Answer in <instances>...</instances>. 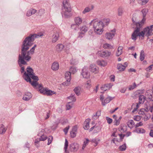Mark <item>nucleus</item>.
<instances>
[{
  "label": "nucleus",
  "mask_w": 153,
  "mask_h": 153,
  "mask_svg": "<svg viewBox=\"0 0 153 153\" xmlns=\"http://www.w3.org/2000/svg\"><path fill=\"white\" fill-rule=\"evenodd\" d=\"M43 35V34L39 33L38 34L31 35L26 37L23 42L21 54H19V56L23 57L25 60L27 61H29L31 59V55H32L34 52L35 48L36 46V45H34L30 51H27L33 44V42L34 41L35 38H38Z\"/></svg>",
  "instance_id": "1"
},
{
  "label": "nucleus",
  "mask_w": 153,
  "mask_h": 153,
  "mask_svg": "<svg viewBox=\"0 0 153 153\" xmlns=\"http://www.w3.org/2000/svg\"><path fill=\"white\" fill-rule=\"evenodd\" d=\"M146 100V97L143 95H140L139 98V104H143Z\"/></svg>",
  "instance_id": "23"
},
{
  "label": "nucleus",
  "mask_w": 153,
  "mask_h": 153,
  "mask_svg": "<svg viewBox=\"0 0 153 153\" xmlns=\"http://www.w3.org/2000/svg\"><path fill=\"white\" fill-rule=\"evenodd\" d=\"M103 47L105 49H107L113 48V47L112 45L107 43L104 44L103 45Z\"/></svg>",
  "instance_id": "32"
},
{
  "label": "nucleus",
  "mask_w": 153,
  "mask_h": 153,
  "mask_svg": "<svg viewBox=\"0 0 153 153\" xmlns=\"http://www.w3.org/2000/svg\"><path fill=\"white\" fill-rule=\"evenodd\" d=\"M120 121L117 118H115V121H114V124L116 125H119L120 123Z\"/></svg>",
  "instance_id": "58"
},
{
  "label": "nucleus",
  "mask_w": 153,
  "mask_h": 153,
  "mask_svg": "<svg viewBox=\"0 0 153 153\" xmlns=\"http://www.w3.org/2000/svg\"><path fill=\"white\" fill-rule=\"evenodd\" d=\"M90 71L94 74H97L99 72V68L94 64H91L89 66Z\"/></svg>",
  "instance_id": "11"
},
{
  "label": "nucleus",
  "mask_w": 153,
  "mask_h": 153,
  "mask_svg": "<svg viewBox=\"0 0 153 153\" xmlns=\"http://www.w3.org/2000/svg\"><path fill=\"white\" fill-rule=\"evenodd\" d=\"M70 128V126H68L66 127L64 129V131L65 133V134H66L68 132V130H69Z\"/></svg>",
  "instance_id": "62"
},
{
  "label": "nucleus",
  "mask_w": 153,
  "mask_h": 153,
  "mask_svg": "<svg viewBox=\"0 0 153 153\" xmlns=\"http://www.w3.org/2000/svg\"><path fill=\"white\" fill-rule=\"evenodd\" d=\"M119 130L121 133H123L126 131L127 130V127L126 125H124L121 126L119 128Z\"/></svg>",
  "instance_id": "30"
},
{
  "label": "nucleus",
  "mask_w": 153,
  "mask_h": 153,
  "mask_svg": "<svg viewBox=\"0 0 153 153\" xmlns=\"http://www.w3.org/2000/svg\"><path fill=\"white\" fill-rule=\"evenodd\" d=\"M141 118V117L140 116L137 115L134 117V120L136 121H139L140 120Z\"/></svg>",
  "instance_id": "56"
},
{
  "label": "nucleus",
  "mask_w": 153,
  "mask_h": 153,
  "mask_svg": "<svg viewBox=\"0 0 153 153\" xmlns=\"http://www.w3.org/2000/svg\"><path fill=\"white\" fill-rule=\"evenodd\" d=\"M100 141V140L97 138H94L92 139L91 140V142L92 143H94L95 144L94 145V146H97L98 143Z\"/></svg>",
  "instance_id": "38"
},
{
  "label": "nucleus",
  "mask_w": 153,
  "mask_h": 153,
  "mask_svg": "<svg viewBox=\"0 0 153 153\" xmlns=\"http://www.w3.org/2000/svg\"><path fill=\"white\" fill-rule=\"evenodd\" d=\"M153 93L152 90H147L145 94L146 98V97L149 99L150 100L153 101V97L152 98V95Z\"/></svg>",
  "instance_id": "13"
},
{
  "label": "nucleus",
  "mask_w": 153,
  "mask_h": 153,
  "mask_svg": "<svg viewBox=\"0 0 153 153\" xmlns=\"http://www.w3.org/2000/svg\"><path fill=\"white\" fill-rule=\"evenodd\" d=\"M134 131H135L138 133H144L146 131L145 130L142 128H137Z\"/></svg>",
  "instance_id": "40"
},
{
  "label": "nucleus",
  "mask_w": 153,
  "mask_h": 153,
  "mask_svg": "<svg viewBox=\"0 0 153 153\" xmlns=\"http://www.w3.org/2000/svg\"><path fill=\"white\" fill-rule=\"evenodd\" d=\"M64 47V46L62 44H58L56 47V50L58 52H60L62 51Z\"/></svg>",
  "instance_id": "21"
},
{
  "label": "nucleus",
  "mask_w": 153,
  "mask_h": 153,
  "mask_svg": "<svg viewBox=\"0 0 153 153\" xmlns=\"http://www.w3.org/2000/svg\"><path fill=\"white\" fill-rule=\"evenodd\" d=\"M90 120L89 119H86L84 122L83 127L85 130H88L89 128V123Z\"/></svg>",
  "instance_id": "18"
},
{
  "label": "nucleus",
  "mask_w": 153,
  "mask_h": 153,
  "mask_svg": "<svg viewBox=\"0 0 153 153\" xmlns=\"http://www.w3.org/2000/svg\"><path fill=\"white\" fill-rule=\"evenodd\" d=\"M77 25H76V24H72L71 26V28L72 29L76 30L77 29Z\"/></svg>",
  "instance_id": "63"
},
{
  "label": "nucleus",
  "mask_w": 153,
  "mask_h": 153,
  "mask_svg": "<svg viewBox=\"0 0 153 153\" xmlns=\"http://www.w3.org/2000/svg\"><path fill=\"white\" fill-rule=\"evenodd\" d=\"M143 30L146 36L148 37L153 34L152 30L150 29L149 27H147L144 28Z\"/></svg>",
  "instance_id": "12"
},
{
  "label": "nucleus",
  "mask_w": 153,
  "mask_h": 153,
  "mask_svg": "<svg viewBox=\"0 0 153 153\" xmlns=\"http://www.w3.org/2000/svg\"><path fill=\"white\" fill-rule=\"evenodd\" d=\"M59 68V65L57 62H54L51 66V69L54 71L57 70Z\"/></svg>",
  "instance_id": "19"
},
{
  "label": "nucleus",
  "mask_w": 153,
  "mask_h": 153,
  "mask_svg": "<svg viewBox=\"0 0 153 153\" xmlns=\"http://www.w3.org/2000/svg\"><path fill=\"white\" fill-rule=\"evenodd\" d=\"M71 73L70 72H66L65 74V78L67 80L70 81L71 80Z\"/></svg>",
  "instance_id": "29"
},
{
  "label": "nucleus",
  "mask_w": 153,
  "mask_h": 153,
  "mask_svg": "<svg viewBox=\"0 0 153 153\" xmlns=\"http://www.w3.org/2000/svg\"><path fill=\"white\" fill-rule=\"evenodd\" d=\"M106 119L107 120V122L108 123L110 124L111 123H112V120L109 117H106Z\"/></svg>",
  "instance_id": "64"
},
{
  "label": "nucleus",
  "mask_w": 153,
  "mask_h": 153,
  "mask_svg": "<svg viewBox=\"0 0 153 153\" xmlns=\"http://www.w3.org/2000/svg\"><path fill=\"white\" fill-rule=\"evenodd\" d=\"M123 47L122 46H119L118 48L117 51L116 53V55L119 56L121 55L123 52Z\"/></svg>",
  "instance_id": "31"
},
{
  "label": "nucleus",
  "mask_w": 153,
  "mask_h": 153,
  "mask_svg": "<svg viewBox=\"0 0 153 153\" xmlns=\"http://www.w3.org/2000/svg\"><path fill=\"white\" fill-rule=\"evenodd\" d=\"M81 90V89L80 87H76L74 89V91L77 96H79L80 95Z\"/></svg>",
  "instance_id": "25"
},
{
  "label": "nucleus",
  "mask_w": 153,
  "mask_h": 153,
  "mask_svg": "<svg viewBox=\"0 0 153 153\" xmlns=\"http://www.w3.org/2000/svg\"><path fill=\"white\" fill-rule=\"evenodd\" d=\"M74 21L75 24L77 25V26H79L82 24V19L80 17L78 16L74 18Z\"/></svg>",
  "instance_id": "16"
},
{
  "label": "nucleus",
  "mask_w": 153,
  "mask_h": 153,
  "mask_svg": "<svg viewBox=\"0 0 153 153\" xmlns=\"http://www.w3.org/2000/svg\"><path fill=\"white\" fill-rule=\"evenodd\" d=\"M117 68L120 71H123L125 69V66L121 64H119L117 65Z\"/></svg>",
  "instance_id": "35"
},
{
  "label": "nucleus",
  "mask_w": 153,
  "mask_h": 153,
  "mask_svg": "<svg viewBox=\"0 0 153 153\" xmlns=\"http://www.w3.org/2000/svg\"><path fill=\"white\" fill-rule=\"evenodd\" d=\"M73 103L72 102H69L67 103L66 105V110L70 109L73 106Z\"/></svg>",
  "instance_id": "37"
},
{
  "label": "nucleus",
  "mask_w": 153,
  "mask_h": 153,
  "mask_svg": "<svg viewBox=\"0 0 153 153\" xmlns=\"http://www.w3.org/2000/svg\"><path fill=\"white\" fill-rule=\"evenodd\" d=\"M123 13V8L122 6H120L117 9V14L118 16H122Z\"/></svg>",
  "instance_id": "28"
},
{
  "label": "nucleus",
  "mask_w": 153,
  "mask_h": 153,
  "mask_svg": "<svg viewBox=\"0 0 153 153\" xmlns=\"http://www.w3.org/2000/svg\"><path fill=\"white\" fill-rule=\"evenodd\" d=\"M38 89V91H40V93L43 94H45L46 92L45 91L47 89L46 88H43L41 85L39 84V87Z\"/></svg>",
  "instance_id": "22"
},
{
  "label": "nucleus",
  "mask_w": 153,
  "mask_h": 153,
  "mask_svg": "<svg viewBox=\"0 0 153 153\" xmlns=\"http://www.w3.org/2000/svg\"><path fill=\"white\" fill-rule=\"evenodd\" d=\"M85 86L87 88H89L91 86V81L90 80L88 81L85 84Z\"/></svg>",
  "instance_id": "53"
},
{
  "label": "nucleus",
  "mask_w": 153,
  "mask_h": 153,
  "mask_svg": "<svg viewBox=\"0 0 153 153\" xmlns=\"http://www.w3.org/2000/svg\"><path fill=\"white\" fill-rule=\"evenodd\" d=\"M97 53L99 56L103 58L109 57L111 54V52L107 50L99 51Z\"/></svg>",
  "instance_id": "8"
},
{
  "label": "nucleus",
  "mask_w": 153,
  "mask_h": 153,
  "mask_svg": "<svg viewBox=\"0 0 153 153\" xmlns=\"http://www.w3.org/2000/svg\"><path fill=\"white\" fill-rule=\"evenodd\" d=\"M126 143H124L123 145L120 146L119 148L120 150L122 151H125L126 149Z\"/></svg>",
  "instance_id": "50"
},
{
  "label": "nucleus",
  "mask_w": 153,
  "mask_h": 153,
  "mask_svg": "<svg viewBox=\"0 0 153 153\" xmlns=\"http://www.w3.org/2000/svg\"><path fill=\"white\" fill-rule=\"evenodd\" d=\"M29 82L31 84V85L34 87H36V86H37L38 87L39 85L38 84L37 81H31V82Z\"/></svg>",
  "instance_id": "47"
},
{
  "label": "nucleus",
  "mask_w": 153,
  "mask_h": 153,
  "mask_svg": "<svg viewBox=\"0 0 153 153\" xmlns=\"http://www.w3.org/2000/svg\"><path fill=\"white\" fill-rule=\"evenodd\" d=\"M70 72L72 74H74L77 71L76 68L75 67H71L70 70Z\"/></svg>",
  "instance_id": "48"
},
{
  "label": "nucleus",
  "mask_w": 153,
  "mask_h": 153,
  "mask_svg": "<svg viewBox=\"0 0 153 153\" xmlns=\"http://www.w3.org/2000/svg\"><path fill=\"white\" fill-rule=\"evenodd\" d=\"M148 11V9L146 8L143 9L142 10L141 12L143 14V17L145 16Z\"/></svg>",
  "instance_id": "49"
},
{
  "label": "nucleus",
  "mask_w": 153,
  "mask_h": 153,
  "mask_svg": "<svg viewBox=\"0 0 153 153\" xmlns=\"http://www.w3.org/2000/svg\"><path fill=\"white\" fill-rule=\"evenodd\" d=\"M93 28L94 32L97 34L100 35L103 32L104 25L101 21L95 20L93 24Z\"/></svg>",
  "instance_id": "4"
},
{
  "label": "nucleus",
  "mask_w": 153,
  "mask_h": 153,
  "mask_svg": "<svg viewBox=\"0 0 153 153\" xmlns=\"http://www.w3.org/2000/svg\"><path fill=\"white\" fill-rule=\"evenodd\" d=\"M113 84L111 83L103 85L101 88V90L105 91L110 89L113 86Z\"/></svg>",
  "instance_id": "15"
},
{
  "label": "nucleus",
  "mask_w": 153,
  "mask_h": 153,
  "mask_svg": "<svg viewBox=\"0 0 153 153\" xmlns=\"http://www.w3.org/2000/svg\"><path fill=\"white\" fill-rule=\"evenodd\" d=\"M110 22V19H104L102 20V22H103V25H104V26L105 25H108L109 24Z\"/></svg>",
  "instance_id": "42"
},
{
  "label": "nucleus",
  "mask_w": 153,
  "mask_h": 153,
  "mask_svg": "<svg viewBox=\"0 0 153 153\" xmlns=\"http://www.w3.org/2000/svg\"><path fill=\"white\" fill-rule=\"evenodd\" d=\"M141 25L139 23H136V27L131 36V39L135 41L137 37L139 36L140 38L143 39L145 35L143 30L140 32L141 27Z\"/></svg>",
  "instance_id": "2"
},
{
  "label": "nucleus",
  "mask_w": 153,
  "mask_h": 153,
  "mask_svg": "<svg viewBox=\"0 0 153 153\" xmlns=\"http://www.w3.org/2000/svg\"><path fill=\"white\" fill-rule=\"evenodd\" d=\"M127 124L128 127L131 129L133 127L134 123L133 120H130L128 122Z\"/></svg>",
  "instance_id": "34"
},
{
  "label": "nucleus",
  "mask_w": 153,
  "mask_h": 153,
  "mask_svg": "<svg viewBox=\"0 0 153 153\" xmlns=\"http://www.w3.org/2000/svg\"><path fill=\"white\" fill-rule=\"evenodd\" d=\"M95 128H96L97 130V132H99L100 130V127H98V126L95 127V126H93L92 127H91L89 131H92Z\"/></svg>",
  "instance_id": "51"
},
{
  "label": "nucleus",
  "mask_w": 153,
  "mask_h": 153,
  "mask_svg": "<svg viewBox=\"0 0 153 153\" xmlns=\"http://www.w3.org/2000/svg\"><path fill=\"white\" fill-rule=\"evenodd\" d=\"M144 52L143 50H142L140 53V59L141 61H142L144 60Z\"/></svg>",
  "instance_id": "41"
},
{
  "label": "nucleus",
  "mask_w": 153,
  "mask_h": 153,
  "mask_svg": "<svg viewBox=\"0 0 153 153\" xmlns=\"http://www.w3.org/2000/svg\"><path fill=\"white\" fill-rule=\"evenodd\" d=\"M112 99V98L111 97H107L104 100V101L102 102V105L103 106L105 105L106 104L109 103Z\"/></svg>",
  "instance_id": "33"
},
{
  "label": "nucleus",
  "mask_w": 153,
  "mask_h": 153,
  "mask_svg": "<svg viewBox=\"0 0 153 153\" xmlns=\"http://www.w3.org/2000/svg\"><path fill=\"white\" fill-rule=\"evenodd\" d=\"M97 62L98 65L101 66H105L107 64V62L104 60H98Z\"/></svg>",
  "instance_id": "26"
},
{
  "label": "nucleus",
  "mask_w": 153,
  "mask_h": 153,
  "mask_svg": "<svg viewBox=\"0 0 153 153\" xmlns=\"http://www.w3.org/2000/svg\"><path fill=\"white\" fill-rule=\"evenodd\" d=\"M81 75L84 78L88 79L89 77L90 73L88 71V68L85 67L83 68Z\"/></svg>",
  "instance_id": "7"
},
{
  "label": "nucleus",
  "mask_w": 153,
  "mask_h": 153,
  "mask_svg": "<svg viewBox=\"0 0 153 153\" xmlns=\"http://www.w3.org/2000/svg\"><path fill=\"white\" fill-rule=\"evenodd\" d=\"M32 97L31 94L30 92H27L24 95L22 99L24 100L28 101L30 100Z\"/></svg>",
  "instance_id": "17"
},
{
  "label": "nucleus",
  "mask_w": 153,
  "mask_h": 153,
  "mask_svg": "<svg viewBox=\"0 0 153 153\" xmlns=\"http://www.w3.org/2000/svg\"><path fill=\"white\" fill-rule=\"evenodd\" d=\"M77 133L72 131L70 132L71 137L72 138H74L76 137Z\"/></svg>",
  "instance_id": "54"
},
{
  "label": "nucleus",
  "mask_w": 153,
  "mask_h": 153,
  "mask_svg": "<svg viewBox=\"0 0 153 153\" xmlns=\"http://www.w3.org/2000/svg\"><path fill=\"white\" fill-rule=\"evenodd\" d=\"M6 131V129L4 128V125L2 124L0 127V134L4 133Z\"/></svg>",
  "instance_id": "45"
},
{
  "label": "nucleus",
  "mask_w": 153,
  "mask_h": 153,
  "mask_svg": "<svg viewBox=\"0 0 153 153\" xmlns=\"http://www.w3.org/2000/svg\"><path fill=\"white\" fill-rule=\"evenodd\" d=\"M77 126L75 125L73 127L72 131L77 133Z\"/></svg>",
  "instance_id": "60"
},
{
  "label": "nucleus",
  "mask_w": 153,
  "mask_h": 153,
  "mask_svg": "<svg viewBox=\"0 0 153 153\" xmlns=\"http://www.w3.org/2000/svg\"><path fill=\"white\" fill-rule=\"evenodd\" d=\"M37 10L35 9H31L27 11V13L26 15L28 16H30L33 14H35Z\"/></svg>",
  "instance_id": "24"
},
{
  "label": "nucleus",
  "mask_w": 153,
  "mask_h": 153,
  "mask_svg": "<svg viewBox=\"0 0 153 153\" xmlns=\"http://www.w3.org/2000/svg\"><path fill=\"white\" fill-rule=\"evenodd\" d=\"M53 137L52 136H50L48 139V145H49L50 144L52 141L53 140Z\"/></svg>",
  "instance_id": "59"
},
{
  "label": "nucleus",
  "mask_w": 153,
  "mask_h": 153,
  "mask_svg": "<svg viewBox=\"0 0 153 153\" xmlns=\"http://www.w3.org/2000/svg\"><path fill=\"white\" fill-rule=\"evenodd\" d=\"M68 146V142L67 139H65V147L64 149L65 151L66 152Z\"/></svg>",
  "instance_id": "55"
},
{
  "label": "nucleus",
  "mask_w": 153,
  "mask_h": 153,
  "mask_svg": "<svg viewBox=\"0 0 153 153\" xmlns=\"http://www.w3.org/2000/svg\"><path fill=\"white\" fill-rule=\"evenodd\" d=\"M116 33V29H114L111 30L110 32L106 33L105 36L106 39L109 40L111 39L114 36Z\"/></svg>",
  "instance_id": "10"
},
{
  "label": "nucleus",
  "mask_w": 153,
  "mask_h": 153,
  "mask_svg": "<svg viewBox=\"0 0 153 153\" xmlns=\"http://www.w3.org/2000/svg\"><path fill=\"white\" fill-rule=\"evenodd\" d=\"M45 94L47 95H51L53 94H54V92L53 91H52L51 90H49L47 88L46 91H45Z\"/></svg>",
  "instance_id": "43"
},
{
  "label": "nucleus",
  "mask_w": 153,
  "mask_h": 153,
  "mask_svg": "<svg viewBox=\"0 0 153 153\" xmlns=\"http://www.w3.org/2000/svg\"><path fill=\"white\" fill-rule=\"evenodd\" d=\"M63 5L64 7V15L65 18L70 17L69 13L71 11V8L70 4L68 0H64L63 1Z\"/></svg>",
  "instance_id": "5"
},
{
  "label": "nucleus",
  "mask_w": 153,
  "mask_h": 153,
  "mask_svg": "<svg viewBox=\"0 0 153 153\" xmlns=\"http://www.w3.org/2000/svg\"><path fill=\"white\" fill-rule=\"evenodd\" d=\"M79 144L76 143L71 144L70 146V149L71 151L76 152L79 149Z\"/></svg>",
  "instance_id": "14"
},
{
  "label": "nucleus",
  "mask_w": 153,
  "mask_h": 153,
  "mask_svg": "<svg viewBox=\"0 0 153 153\" xmlns=\"http://www.w3.org/2000/svg\"><path fill=\"white\" fill-rule=\"evenodd\" d=\"M94 8L93 6L92 5L91 7H86L82 11V13L85 14L93 10Z\"/></svg>",
  "instance_id": "20"
},
{
  "label": "nucleus",
  "mask_w": 153,
  "mask_h": 153,
  "mask_svg": "<svg viewBox=\"0 0 153 153\" xmlns=\"http://www.w3.org/2000/svg\"><path fill=\"white\" fill-rule=\"evenodd\" d=\"M26 60H25V59L23 58V57L21 56H19L18 57V62L19 66L21 68V71L22 73H24L23 76L24 74V73L26 72L25 71V67L23 66V65H27Z\"/></svg>",
  "instance_id": "6"
},
{
  "label": "nucleus",
  "mask_w": 153,
  "mask_h": 153,
  "mask_svg": "<svg viewBox=\"0 0 153 153\" xmlns=\"http://www.w3.org/2000/svg\"><path fill=\"white\" fill-rule=\"evenodd\" d=\"M70 81H68L66 80V81L63 83L62 84L65 86L68 85L70 84Z\"/></svg>",
  "instance_id": "61"
},
{
  "label": "nucleus",
  "mask_w": 153,
  "mask_h": 153,
  "mask_svg": "<svg viewBox=\"0 0 153 153\" xmlns=\"http://www.w3.org/2000/svg\"><path fill=\"white\" fill-rule=\"evenodd\" d=\"M74 96L75 94H72L70 96L68 97L67 98L68 99L71 100L72 102H75L76 99Z\"/></svg>",
  "instance_id": "39"
},
{
  "label": "nucleus",
  "mask_w": 153,
  "mask_h": 153,
  "mask_svg": "<svg viewBox=\"0 0 153 153\" xmlns=\"http://www.w3.org/2000/svg\"><path fill=\"white\" fill-rule=\"evenodd\" d=\"M27 72L24 73L23 78L27 82H31V78L37 81L39 80L37 76H35V74L31 68L28 67L27 68Z\"/></svg>",
  "instance_id": "3"
},
{
  "label": "nucleus",
  "mask_w": 153,
  "mask_h": 153,
  "mask_svg": "<svg viewBox=\"0 0 153 153\" xmlns=\"http://www.w3.org/2000/svg\"><path fill=\"white\" fill-rule=\"evenodd\" d=\"M149 0H138V2L139 4L144 5L146 4Z\"/></svg>",
  "instance_id": "44"
},
{
  "label": "nucleus",
  "mask_w": 153,
  "mask_h": 153,
  "mask_svg": "<svg viewBox=\"0 0 153 153\" xmlns=\"http://www.w3.org/2000/svg\"><path fill=\"white\" fill-rule=\"evenodd\" d=\"M59 31H54L52 37V42L53 43L56 42L58 40L59 37Z\"/></svg>",
  "instance_id": "9"
},
{
  "label": "nucleus",
  "mask_w": 153,
  "mask_h": 153,
  "mask_svg": "<svg viewBox=\"0 0 153 153\" xmlns=\"http://www.w3.org/2000/svg\"><path fill=\"white\" fill-rule=\"evenodd\" d=\"M147 111L148 110H146V109L142 108L140 109L139 113L140 115H145V112Z\"/></svg>",
  "instance_id": "46"
},
{
  "label": "nucleus",
  "mask_w": 153,
  "mask_h": 153,
  "mask_svg": "<svg viewBox=\"0 0 153 153\" xmlns=\"http://www.w3.org/2000/svg\"><path fill=\"white\" fill-rule=\"evenodd\" d=\"M101 113L100 111H97V112L95 114L93 115L92 117V119L94 120H97L99 117Z\"/></svg>",
  "instance_id": "36"
},
{
  "label": "nucleus",
  "mask_w": 153,
  "mask_h": 153,
  "mask_svg": "<svg viewBox=\"0 0 153 153\" xmlns=\"http://www.w3.org/2000/svg\"><path fill=\"white\" fill-rule=\"evenodd\" d=\"M47 137L44 135H42L41 137L39 138L40 140L41 141H45L47 139Z\"/></svg>",
  "instance_id": "57"
},
{
  "label": "nucleus",
  "mask_w": 153,
  "mask_h": 153,
  "mask_svg": "<svg viewBox=\"0 0 153 153\" xmlns=\"http://www.w3.org/2000/svg\"><path fill=\"white\" fill-rule=\"evenodd\" d=\"M136 87V85L135 82H134L132 85H130L129 86V90H133Z\"/></svg>",
  "instance_id": "52"
},
{
  "label": "nucleus",
  "mask_w": 153,
  "mask_h": 153,
  "mask_svg": "<svg viewBox=\"0 0 153 153\" xmlns=\"http://www.w3.org/2000/svg\"><path fill=\"white\" fill-rule=\"evenodd\" d=\"M88 29V28L85 25L82 26L80 27V32L82 34H84L86 32Z\"/></svg>",
  "instance_id": "27"
}]
</instances>
